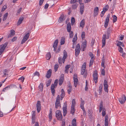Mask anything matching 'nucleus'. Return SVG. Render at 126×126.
Instances as JSON below:
<instances>
[{
	"label": "nucleus",
	"mask_w": 126,
	"mask_h": 126,
	"mask_svg": "<svg viewBox=\"0 0 126 126\" xmlns=\"http://www.w3.org/2000/svg\"><path fill=\"white\" fill-rule=\"evenodd\" d=\"M60 96L61 97V98H60V99L61 100H62L63 99L65 96V93H62Z\"/></svg>",
	"instance_id": "3c124183"
},
{
	"label": "nucleus",
	"mask_w": 126,
	"mask_h": 126,
	"mask_svg": "<svg viewBox=\"0 0 126 126\" xmlns=\"http://www.w3.org/2000/svg\"><path fill=\"white\" fill-rule=\"evenodd\" d=\"M75 111V107L71 106V110L70 111L71 113L72 114H73L74 113Z\"/></svg>",
	"instance_id": "c9c22d12"
},
{
	"label": "nucleus",
	"mask_w": 126,
	"mask_h": 126,
	"mask_svg": "<svg viewBox=\"0 0 126 126\" xmlns=\"http://www.w3.org/2000/svg\"><path fill=\"white\" fill-rule=\"evenodd\" d=\"M55 86L54 84H52L51 87V93L52 94L54 95L55 93V90H54Z\"/></svg>",
	"instance_id": "aec40b11"
},
{
	"label": "nucleus",
	"mask_w": 126,
	"mask_h": 126,
	"mask_svg": "<svg viewBox=\"0 0 126 126\" xmlns=\"http://www.w3.org/2000/svg\"><path fill=\"white\" fill-rule=\"evenodd\" d=\"M106 114V110L105 109H103L102 112V114L103 116H105Z\"/></svg>",
	"instance_id": "49530a36"
},
{
	"label": "nucleus",
	"mask_w": 126,
	"mask_h": 126,
	"mask_svg": "<svg viewBox=\"0 0 126 126\" xmlns=\"http://www.w3.org/2000/svg\"><path fill=\"white\" fill-rule=\"evenodd\" d=\"M69 33V36L70 38H72L73 36V32L72 31H71Z\"/></svg>",
	"instance_id": "69168bd1"
},
{
	"label": "nucleus",
	"mask_w": 126,
	"mask_h": 126,
	"mask_svg": "<svg viewBox=\"0 0 126 126\" xmlns=\"http://www.w3.org/2000/svg\"><path fill=\"white\" fill-rule=\"evenodd\" d=\"M8 13H6L3 16V21L5 20L7 18L8 16Z\"/></svg>",
	"instance_id": "58836bf2"
},
{
	"label": "nucleus",
	"mask_w": 126,
	"mask_h": 126,
	"mask_svg": "<svg viewBox=\"0 0 126 126\" xmlns=\"http://www.w3.org/2000/svg\"><path fill=\"white\" fill-rule=\"evenodd\" d=\"M113 22L114 23L116 22L117 20V17L115 15H114L113 16Z\"/></svg>",
	"instance_id": "37998d69"
},
{
	"label": "nucleus",
	"mask_w": 126,
	"mask_h": 126,
	"mask_svg": "<svg viewBox=\"0 0 126 126\" xmlns=\"http://www.w3.org/2000/svg\"><path fill=\"white\" fill-rule=\"evenodd\" d=\"M78 2V0H71L70 3L71 4L74 3Z\"/></svg>",
	"instance_id": "bf43d9fd"
},
{
	"label": "nucleus",
	"mask_w": 126,
	"mask_h": 126,
	"mask_svg": "<svg viewBox=\"0 0 126 126\" xmlns=\"http://www.w3.org/2000/svg\"><path fill=\"white\" fill-rule=\"evenodd\" d=\"M109 8V6L108 5H106L103 8V11L106 12L108 10Z\"/></svg>",
	"instance_id": "72a5a7b5"
},
{
	"label": "nucleus",
	"mask_w": 126,
	"mask_h": 126,
	"mask_svg": "<svg viewBox=\"0 0 126 126\" xmlns=\"http://www.w3.org/2000/svg\"><path fill=\"white\" fill-rule=\"evenodd\" d=\"M99 11L98 7H96L94 9V16H96L98 15Z\"/></svg>",
	"instance_id": "6ab92c4d"
},
{
	"label": "nucleus",
	"mask_w": 126,
	"mask_h": 126,
	"mask_svg": "<svg viewBox=\"0 0 126 126\" xmlns=\"http://www.w3.org/2000/svg\"><path fill=\"white\" fill-rule=\"evenodd\" d=\"M72 87L71 84H69L67 88V92L69 94H70L71 92L72 91Z\"/></svg>",
	"instance_id": "5701e85b"
},
{
	"label": "nucleus",
	"mask_w": 126,
	"mask_h": 126,
	"mask_svg": "<svg viewBox=\"0 0 126 126\" xmlns=\"http://www.w3.org/2000/svg\"><path fill=\"white\" fill-rule=\"evenodd\" d=\"M17 39V37L15 36L13 37V38L11 40L12 42H13L15 41Z\"/></svg>",
	"instance_id": "774afa93"
},
{
	"label": "nucleus",
	"mask_w": 126,
	"mask_h": 126,
	"mask_svg": "<svg viewBox=\"0 0 126 126\" xmlns=\"http://www.w3.org/2000/svg\"><path fill=\"white\" fill-rule=\"evenodd\" d=\"M77 39V37H74L72 40V42H73V45L74 44L75 42H76Z\"/></svg>",
	"instance_id": "e2e57ef3"
},
{
	"label": "nucleus",
	"mask_w": 126,
	"mask_h": 126,
	"mask_svg": "<svg viewBox=\"0 0 126 126\" xmlns=\"http://www.w3.org/2000/svg\"><path fill=\"white\" fill-rule=\"evenodd\" d=\"M63 56L62 58V62L63 63H64L65 60L67 57V54L66 51L65 50H64L63 52Z\"/></svg>",
	"instance_id": "f3484780"
},
{
	"label": "nucleus",
	"mask_w": 126,
	"mask_h": 126,
	"mask_svg": "<svg viewBox=\"0 0 126 126\" xmlns=\"http://www.w3.org/2000/svg\"><path fill=\"white\" fill-rule=\"evenodd\" d=\"M67 29L68 32H71V26L70 22L68 23L67 24Z\"/></svg>",
	"instance_id": "4be33fe9"
},
{
	"label": "nucleus",
	"mask_w": 126,
	"mask_h": 126,
	"mask_svg": "<svg viewBox=\"0 0 126 126\" xmlns=\"http://www.w3.org/2000/svg\"><path fill=\"white\" fill-rule=\"evenodd\" d=\"M67 105L66 103H64L63 107V116H65L66 115L67 113Z\"/></svg>",
	"instance_id": "9d476101"
},
{
	"label": "nucleus",
	"mask_w": 126,
	"mask_h": 126,
	"mask_svg": "<svg viewBox=\"0 0 126 126\" xmlns=\"http://www.w3.org/2000/svg\"><path fill=\"white\" fill-rule=\"evenodd\" d=\"M80 4V12L81 15L83 13L84 10V6L83 3L79 4Z\"/></svg>",
	"instance_id": "4468645a"
},
{
	"label": "nucleus",
	"mask_w": 126,
	"mask_h": 126,
	"mask_svg": "<svg viewBox=\"0 0 126 126\" xmlns=\"http://www.w3.org/2000/svg\"><path fill=\"white\" fill-rule=\"evenodd\" d=\"M50 54L49 53H47L46 55V58L47 60H49L51 58Z\"/></svg>",
	"instance_id": "ea45409f"
},
{
	"label": "nucleus",
	"mask_w": 126,
	"mask_h": 126,
	"mask_svg": "<svg viewBox=\"0 0 126 126\" xmlns=\"http://www.w3.org/2000/svg\"><path fill=\"white\" fill-rule=\"evenodd\" d=\"M75 22V20L74 17H72L71 19V25H74Z\"/></svg>",
	"instance_id": "a19ab883"
},
{
	"label": "nucleus",
	"mask_w": 126,
	"mask_h": 126,
	"mask_svg": "<svg viewBox=\"0 0 126 126\" xmlns=\"http://www.w3.org/2000/svg\"><path fill=\"white\" fill-rule=\"evenodd\" d=\"M86 67V63L85 62L83 64L81 69H85Z\"/></svg>",
	"instance_id": "5fc2aeb1"
},
{
	"label": "nucleus",
	"mask_w": 126,
	"mask_h": 126,
	"mask_svg": "<svg viewBox=\"0 0 126 126\" xmlns=\"http://www.w3.org/2000/svg\"><path fill=\"white\" fill-rule=\"evenodd\" d=\"M126 97L124 95H122L121 97L119 98V102L121 104L124 103L126 101Z\"/></svg>",
	"instance_id": "0eeeda50"
},
{
	"label": "nucleus",
	"mask_w": 126,
	"mask_h": 126,
	"mask_svg": "<svg viewBox=\"0 0 126 126\" xmlns=\"http://www.w3.org/2000/svg\"><path fill=\"white\" fill-rule=\"evenodd\" d=\"M119 51L120 53H122L123 52V48L121 47H119Z\"/></svg>",
	"instance_id": "09e8293b"
},
{
	"label": "nucleus",
	"mask_w": 126,
	"mask_h": 126,
	"mask_svg": "<svg viewBox=\"0 0 126 126\" xmlns=\"http://www.w3.org/2000/svg\"><path fill=\"white\" fill-rule=\"evenodd\" d=\"M24 79L25 78L23 77L22 76L21 78H19L18 79V80H20L22 82H23L24 81Z\"/></svg>",
	"instance_id": "864d4df0"
},
{
	"label": "nucleus",
	"mask_w": 126,
	"mask_h": 126,
	"mask_svg": "<svg viewBox=\"0 0 126 126\" xmlns=\"http://www.w3.org/2000/svg\"><path fill=\"white\" fill-rule=\"evenodd\" d=\"M104 63L105 61L104 60H103L101 63V66L102 67H103V68H105V67L104 66Z\"/></svg>",
	"instance_id": "0e129e2a"
},
{
	"label": "nucleus",
	"mask_w": 126,
	"mask_h": 126,
	"mask_svg": "<svg viewBox=\"0 0 126 126\" xmlns=\"http://www.w3.org/2000/svg\"><path fill=\"white\" fill-rule=\"evenodd\" d=\"M51 81L50 80H48L47 81V84H46V86L47 87H48L49 86L50 84Z\"/></svg>",
	"instance_id": "680f3d73"
},
{
	"label": "nucleus",
	"mask_w": 126,
	"mask_h": 126,
	"mask_svg": "<svg viewBox=\"0 0 126 126\" xmlns=\"http://www.w3.org/2000/svg\"><path fill=\"white\" fill-rule=\"evenodd\" d=\"M93 78L95 83H96L97 82V80L98 79L97 72L96 70H95L94 71L93 75Z\"/></svg>",
	"instance_id": "39448f33"
},
{
	"label": "nucleus",
	"mask_w": 126,
	"mask_h": 126,
	"mask_svg": "<svg viewBox=\"0 0 126 126\" xmlns=\"http://www.w3.org/2000/svg\"><path fill=\"white\" fill-rule=\"evenodd\" d=\"M58 79H56L55 80L54 82V84L55 87H56L57 86L58 83Z\"/></svg>",
	"instance_id": "13d9d810"
},
{
	"label": "nucleus",
	"mask_w": 126,
	"mask_h": 126,
	"mask_svg": "<svg viewBox=\"0 0 126 126\" xmlns=\"http://www.w3.org/2000/svg\"><path fill=\"white\" fill-rule=\"evenodd\" d=\"M117 46L119 47H121V46L123 47L124 46V44L123 42H122L120 41H118L117 43Z\"/></svg>",
	"instance_id": "7c9ffc66"
},
{
	"label": "nucleus",
	"mask_w": 126,
	"mask_h": 126,
	"mask_svg": "<svg viewBox=\"0 0 126 126\" xmlns=\"http://www.w3.org/2000/svg\"><path fill=\"white\" fill-rule=\"evenodd\" d=\"M32 119H35V111H32Z\"/></svg>",
	"instance_id": "e433bc0d"
},
{
	"label": "nucleus",
	"mask_w": 126,
	"mask_h": 126,
	"mask_svg": "<svg viewBox=\"0 0 126 126\" xmlns=\"http://www.w3.org/2000/svg\"><path fill=\"white\" fill-rule=\"evenodd\" d=\"M76 102L75 100L74 99H73L72 101V104L71 106L74 107L75 106Z\"/></svg>",
	"instance_id": "de8ad7c7"
},
{
	"label": "nucleus",
	"mask_w": 126,
	"mask_h": 126,
	"mask_svg": "<svg viewBox=\"0 0 126 126\" xmlns=\"http://www.w3.org/2000/svg\"><path fill=\"white\" fill-rule=\"evenodd\" d=\"M80 50V45L79 44H77L75 49V55L76 57L79 55Z\"/></svg>",
	"instance_id": "7ed1b4c3"
},
{
	"label": "nucleus",
	"mask_w": 126,
	"mask_h": 126,
	"mask_svg": "<svg viewBox=\"0 0 126 126\" xmlns=\"http://www.w3.org/2000/svg\"><path fill=\"white\" fill-rule=\"evenodd\" d=\"M94 60L93 59H91L90 61L89 64V66L91 67V66L92 65L93 63Z\"/></svg>",
	"instance_id": "79ce46f5"
},
{
	"label": "nucleus",
	"mask_w": 126,
	"mask_h": 126,
	"mask_svg": "<svg viewBox=\"0 0 126 126\" xmlns=\"http://www.w3.org/2000/svg\"><path fill=\"white\" fill-rule=\"evenodd\" d=\"M109 35H107L106 37V35L105 34L103 35L102 40V47H104L105 46L106 43V38L107 39L109 38Z\"/></svg>",
	"instance_id": "6e6552de"
},
{
	"label": "nucleus",
	"mask_w": 126,
	"mask_h": 126,
	"mask_svg": "<svg viewBox=\"0 0 126 126\" xmlns=\"http://www.w3.org/2000/svg\"><path fill=\"white\" fill-rule=\"evenodd\" d=\"M59 67V65L58 64H56L54 66V71L55 72H56L58 70Z\"/></svg>",
	"instance_id": "a18cd8bd"
},
{
	"label": "nucleus",
	"mask_w": 126,
	"mask_h": 126,
	"mask_svg": "<svg viewBox=\"0 0 126 126\" xmlns=\"http://www.w3.org/2000/svg\"><path fill=\"white\" fill-rule=\"evenodd\" d=\"M59 107H61V104L60 103V96L58 95L57 96L56 101L55 103V108L57 109Z\"/></svg>",
	"instance_id": "f03ea898"
},
{
	"label": "nucleus",
	"mask_w": 126,
	"mask_h": 126,
	"mask_svg": "<svg viewBox=\"0 0 126 126\" xmlns=\"http://www.w3.org/2000/svg\"><path fill=\"white\" fill-rule=\"evenodd\" d=\"M64 75L63 74H61L60 77V79L59 80V84L60 86L61 85L64 81Z\"/></svg>",
	"instance_id": "1a4fd4ad"
},
{
	"label": "nucleus",
	"mask_w": 126,
	"mask_h": 126,
	"mask_svg": "<svg viewBox=\"0 0 126 126\" xmlns=\"http://www.w3.org/2000/svg\"><path fill=\"white\" fill-rule=\"evenodd\" d=\"M43 87V84L42 83H41L39 86V87L40 89V91H42Z\"/></svg>",
	"instance_id": "4c0bfd02"
},
{
	"label": "nucleus",
	"mask_w": 126,
	"mask_h": 126,
	"mask_svg": "<svg viewBox=\"0 0 126 126\" xmlns=\"http://www.w3.org/2000/svg\"><path fill=\"white\" fill-rule=\"evenodd\" d=\"M76 120L74 119L72 120V125H69V126H76Z\"/></svg>",
	"instance_id": "b1692460"
},
{
	"label": "nucleus",
	"mask_w": 126,
	"mask_h": 126,
	"mask_svg": "<svg viewBox=\"0 0 126 126\" xmlns=\"http://www.w3.org/2000/svg\"><path fill=\"white\" fill-rule=\"evenodd\" d=\"M23 19L24 18L23 17H20L17 23V25H19L21 24L22 21L23 20Z\"/></svg>",
	"instance_id": "bb28decb"
},
{
	"label": "nucleus",
	"mask_w": 126,
	"mask_h": 126,
	"mask_svg": "<svg viewBox=\"0 0 126 126\" xmlns=\"http://www.w3.org/2000/svg\"><path fill=\"white\" fill-rule=\"evenodd\" d=\"M40 75L38 71H36L33 74V77L35 76H37L38 77L40 76Z\"/></svg>",
	"instance_id": "c03bdc74"
},
{
	"label": "nucleus",
	"mask_w": 126,
	"mask_h": 126,
	"mask_svg": "<svg viewBox=\"0 0 126 126\" xmlns=\"http://www.w3.org/2000/svg\"><path fill=\"white\" fill-rule=\"evenodd\" d=\"M74 80V85L75 87H77L78 84V80L77 79V77L76 75H75L73 77Z\"/></svg>",
	"instance_id": "2eb2a0df"
},
{
	"label": "nucleus",
	"mask_w": 126,
	"mask_h": 126,
	"mask_svg": "<svg viewBox=\"0 0 126 126\" xmlns=\"http://www.w3.org/2000/svg\"><path fill=\"white\" fill-rule=\"evenodd\" d=\"M15 31L14 30H12L11 31L10 34L13 36L15 35Z\"/></svg>",
	"instance_id": "052dcab7"
},
{
	"label": "nucleus",
	"mask_w": 126,
	"mask_h": 126,
	"mask_svg": "<svg viewBox=\"0 0 126 126\" xmlns=\"http://www.w3.org/2000/svg\"><path fill=\"white\" fill-rule=\"evenodd\" d=\"M7 45L8 43H5L4 44L0 46V55H1L3 52Z\"/></svg>",
	"instance_id": "20e7f679"
},
{
	"label": "nucleus",
	"mask_w": 126,
	"mask_h": 126,
	"mask_svg": "<svg viewBox=\"0 0 126 126\" xmlns=\"http://www.w3.org/2000/svg\"><path fill=\"white\" fill-rule=\"evenodd\" d=\"M7 8V5H4L2 7L1 9V12L4 11Z\"/></svg>",
	"instance_id": "603ef678"
},
{
	"label": "nucleus",
	"mask_w": 126,
	"mask_h": 126,
	"mask_svg": "<svg viewBox=\"0 0 126 126\" xmlns=\"http://www.w3.org/2000/svg\"><path fill=\"white\" fill-rule=\"evenodd\" d=\"M56 116L58 120L61 121L63 116L61 111L60 110H57L56 112Z\"/></svg>",
	"instance_id": "f257e3e1"
},
{
	"label": "nucleus",
	"mask_w": 126,
	"mask_h": 126,
	"mask_svg": "<svg viewBox=\"0 0 126 126\" xmlns=\"http://www.w3.org/2000/svg\"><path fill=\"white\" fill-rule=\"evenodd\" d=\"M103 87V85L102 84H100L98 89L99 93V94H100L102 93L101 92L102 91V88Z\"/></svg>",
	"instance_id": "c756f323"
},
{
	"label": "nucleus",
	"mask_w": 126,
	"mask_h": 126,
	"mask_svg": "<svg viewBox=\"0 0 126 126\" xmlns=\"http://www.w3.org/2000/svg\"><path fill=\"white\" fill-rule=\"evenodd\" d=\"M29 36L30 34L29 32L27 33L25 35L22 40L21 42V44H23L29 38Z\"/></svg>",
	"instance_id": "423d86ee"
},
{
	"label": "nucleus",
	"mask_w": 126,
	"mask_h": 126,
	"mask_svg": "<svg viewBox=\"0 0 126 126\" xmlns=\"http://www.w3.org/2000/svg\"><path fill=\"white\" fill-rule=\"evenodd\" d=\"M37 110V112L39 113L41 110V102L40 101H38L36 104Z\"/></svg>",
	"instance_id": "ddd939ff"
},
{
	"label": "nucleus",
	"mask_w": 126,
	"mask_h": 126,
	"mask_svg": "<svg viewBox=\"0 0 126 126\" xmlns=\"http://www.w3.org/2000/svg\"><path fill=\"white\" fill-rule=\"evenodd\" d=\"M85 23V20L84 19H82L81 21L80 24V27H81L83 28L84 27V25Z\"/></svg>",
	"instance_id": "393cba45"
},
{
	"label": "nucleus",
	"mask_w": 126,
	"mask_h": 126,
	"mask_svg": "<svg viewBox=\"0 0 126 126\" xmlns=\"http://www.w3.org/2000/svg\"><path fill=\"white\" fill-rule=\"evenodd\" d=\"M61 48V47L60 46H59L57 48H57H56L55 49V50H53L56 53H58L60 51V49Z\"/></svg>",
	"instance_id": "f704fd0d"
},
{
	"label": "nucleus",
	"mask_w": 126,
	"mask_h": 126,
	"mask_svg": "<svg viewBox=\"0 0 126 126\" xmlns=\"http://www.w3.org/2000/svg\"><path fill=\"white\" fill-rule=\"evenodd\" d=\"M64 20V18L63 16V15H61L59 17L58 21L59 23H61Z\"/></svg>",
	"instance_id": "cd10ccee"
},
{
	"label": "nucleus",
	"mask_w": 126,
	"mask_h": 126,
	"mask_svg": "<svg viewBox=\"0 0 126 126\" xmlns=\"http://www.w3.org/2000/svg\"><path fill=\"white\" fill-rule=\"evenodd\" d=\"M111 30L110 28H109L108 29L107 32V34L108 35H109L110 34V32Z\"/></svg>",
	"instance_id": "8fccbe9b"
},
{
	"label": "nucleus",
	"mask_w": 126,
	"mask_h": 126,
	"mask_svg": "<svg viewBox=\"0 0 126 126\" xmlns=\"http://www.w3.org/2000/svg\"><path fill=\"white\" fill-rule=\"evenodd\" d=\"M101 74L102 75L104 76L105 75V71L104 70V68H103V69L102 68V70L101 72Z\"/></svg>",
	"instance_id": "6e6d98bb"
},
{
	"label": "nucleus",
	"mask_w": 126,
	"mask_h": 126,
	"mask_svg": "<svg viewBox=\"0 0 126 126\" xmlns=\"http://www.w3.org/2000/svg\"><path fill=\"white\" fill-rule=\"evenodd\" d=\"M52 110L51 109L49 110V113L48 115L49 120L50 121L52 119Z\"/></svg>",
	"instance_id": "a878e982"
},
{
	"label": "nucleus",
	"mask_w": 126,
	"mask_h": 126,
	"mask_svg": "<svg viewBox=\"0 0 126 126\" xmlns=\"http://www.w3.org/2000/svg\"><path fill=\"white\" fill-rule=\"evenodd\" d=\"M104 90L105 91L107 92H108V85L107 82L106 80H104Z\"/></svg>",
	"instance_id": "f8f14e48"
},
{
	"label": "nucleus",
	"mask_w": 126,
	"mask_h": 126,
	"mask_svg": "<svg viewBox=\"0 0 126 126\" xmlns=\"http://www.w3.org/2000/svg\"><path fill=\"white\" fill-rule=\"evenodd\" d=\"M85 32H82L81 34V37L82 39L85 38Z\"/></svg>",
	"instance_id": "4d7b16f0"
},
{
	"label": "nucleus",
	"mask_w": 126,
	"mask_h": 126,
	"mask_svg": "<svg viewBox=\"0 0 126 126\" xmlns=\"http://www.w3.org/2000/svg\"><path fill=\"white\" fill-rule=\"evenodd\" d=\"M110 17V15L108 14L107 17V18L105 22L104 26L105 28H106L108 25Z\"/></svg>",
	"instance_id": "9b49d317"
},
{
	"label": "nucleus",
	"mask_w": 126,
	"mask_h": 126,
	"mask_svg": "<svg viewBox=\"0 0 126 126\" xmlns=\"http://www.w3.org/2000/svg\"><path fill=\"white\" fill-rule=\"evenodd\" d=\"M95 43V40L94 39H92L91 41V46H93L94 45Z\"/></svg>",
	"instance_id": "338daca9"
},
{
	"label": "nucleus",
	"mask_w": 126,
	"mask_h": 126,
	"mask_svg": "<svg viewBox=\"0 0 126 126\" xmlns=\"http://www.w3.org/2000/svg\"><path fill=\"white\" fill-rule=\"evenodd\" d=\"M51 73L52 70L51 69H49L47 73L46 77L48 79L51 76Z\"/></svg>",
	"instance_id": "a211bd4d"
},
{
	"label": "nucleus",
	"mask_w": 126,
	"mask_h": 126,
	"mask_svg": "<svg viewBox=\"0 0 126 126\" xmlns=\"http://www.w3.org/2000/svg\"><path fill=\"white\" fill-rule=\"evenodd\" d=\"M9 72V70L7 69H5L3 70V73L4 75L3 76V77H5L6 75H8L7 73Z\"/></svg>",
	"instance_id": "c85d7f7f"
},
{
	"label": "nucleus",
	"mask_w": 126,
	"mask_h": 126,
	"mask_svg": "<svg viewBox=\"0 0 126 126\" xmlns=\"http://www.w3.org/2000/svg\"><path fill=\"white\" fill-rule=\"evenodd\" d=\"M78 4L77 3H75L73 4L72 5V8L73 9H76L78 7Z\"/></svg>",
	"instance_id": "473e14b6"
},
{
	"label": "nucleus",
	"mask_w": 126,
	"mask_h": 126,
	"mask_svg": "<svg viewBox=\"0 0 126 126\" xmlns=\"http://www.w3.org/2000/svg\"><path fill=\"white\" fill-rule=\"evenodd\" d=\"M87 41L86 40H84L82 42L81 46V48H82V50L84 51L85 49L86 46Z\"/></svg>",
	"instance_id": "dca6fc26"
},
{
	"label": "nucleus",
	"mask_w": 126,
	"mask_h": 126,
	"mask_svg": "<svg viewBox=\"0 0 126 126\" xmlns=\"http://www.w3.org/2000/svg\"><path fill=\"white\" fill-rule=\"evenodd\" d=\"M108 115H106L105 117V126H108Z\"/></svg>",
	"instance_id": "412c9836"
},
{
	"label": "nucleus",
	"mask_w": 126,
	"mask_h": 126,
	"mask_svg": "<svg viewBox=\"0 0 126 126\" xmlns=\"http://www.w3.org/2000/svg\"><path fill=\"white\" fill-rule=\"evenodd\" d=\"M65 39L64 37H62L61 38V41L60 42V44L61 45H62L64 44L65 43Z\"/></svg>",
	"instance_id": "2f4dec72"
}]
</instances>
